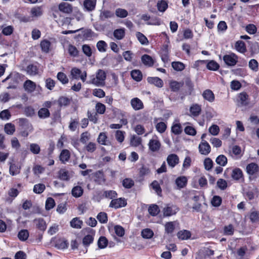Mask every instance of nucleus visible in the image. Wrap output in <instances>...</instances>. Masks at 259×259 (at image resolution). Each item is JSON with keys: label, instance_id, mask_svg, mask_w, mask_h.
Listing matches in <instances>:
<instances>
[{"label": "nucleus", "instance_id": "obj_52", "mask_svg": "<svg viewBox=\"0 0 259 259\" xmlns=\"http://www.w3.org/2000/svg\"><path fill=\"white\" fill-rule=\"evenodd\" d=\"M153 234V231L150 229H144L141 233L142 236L146 239L151 238Z\"/></svg>", "mask_w": 259, "mask_h": 259}, {"label": "nucleus", "instance_id": "obj_55", "mask_svg": "<svg viewBox=\"0 0 259 259\" xmlns=\"http://www.w3.org/2000/svg\"><path fill=\"white\" fill-rule=\"evenodd\" d=\"M151 186L158 195H159L161 193L162 190L159 183L157 181H154L151 183Z\"/></svg>", "mask_w": 259, "mask_h": 259}, {"label": "nucleus", "instance_id": "obj_6", "mask_svg": "<svg viewBox=\"0 0 259 259\" xmlns=\"http://www.w3.org/2000/svg\"><path fill=\"white\" fill-rule=\"evenodd\" d=\"M198 148L199 152L201 154L207 155L210 152V146L205 140H202V142L199 144Z\"/></svg>", "mask_w": 259, "mask_h": 259}, {"label": "nucleus", "instance_id": "obj_34", "mask_svg": "<svg viewBox=\"0 0 259 259\" xmlns=\"http://www.w3.org/2000/svg\"><path fill=\"white\" fill-rule=\"evenodd\" d=\"M216 163L221 166H225L227 163V158L224 155H220L215 159Z\"/></svg>", "mask_w": 259, "mask_h": 259}, {"label": "nucleus", "instance_id": "obj_46", "mask_svg": "<svg viewBox=\"0 0 259 259\" xmlns=\"http://www.w3.org/2000/svg\"><path fill=\"white\" fill-rule=\"evenodd\" d=\"M171 66L174 70L178 71H182L185 68L184 64L180 62H173Z\"/></svg>", "mask_w": 259, "mask_h": 259}, {"label": "nucleus", "instance_id": "obj_54", "mask_svg": "<svg viewBox=\"0 0 259 259\" xmlns=\"http://www.w3.org/2000/svg\"><path fill=\"white\" fill-rule=\"evenodd\" d=\"M247 98L248 95L245 93H241L239 94L238 98L242 105H246L247 104Z\"/></svg>", "mask_w": 259, "mask_h": 259}, {"label": "nucleus", "instance_id": "obj_43", "mask_svg": "<svg viewBox=\"0 0 259 259\" xmlns=\"http://www.w3.org/2000/svg\"><path fill=\"white\" fill-rule=\"evenodd\" d=\"M5 132L8 135H13L15 131V127L14 124L9 123H7L4 128Z\"/></svg>", "mask_w": 259, "mask_h": 259}, {"label": "nucleus", "instance_id": "obj_21", "mask_svg": "<svg viewBox=\"0 0 259 259\" xmlns=\"http://www.w3.org/2000/svg\"><path fill=\"white\" fill-rule=\"evenodd\" d=\"M183 85V82H178L177 81H171L169 84L170 88L173 92H178Z\"/></svg>", "mask_w": 259, "mask_h": 259}, {"label": "nucleus", "instance_id": "obj_50", "mask_svg": "<svg viewBox=\"0 0 259 259\" xmlns=\"http://www.w3.org/2000/svg\"><path fill=\"white\" fill-rule=\"evenodd\" d=\"M142 139L136 136H133L131 139V145L134 147H137L141 144Z\"/></svg>", "mask_w": 259, "mask_h": 259}, {"label": "nucleus", "instance_id": "obj_20", "mask_svg": "<svg viewBox=\"0 0 259 259\" xmlns=\"http://www.w3.org/2000/svg\"><path fill=\"white\" fill-rule=\"evenodd\" d=\"M258 166L255 163H251L248 164L246 166V171L247 173L250 175H254L258 170Z\"/></svg>", "mask_w": 259, "mask_h": 259}, {"label": "nucleus", "instance_id": "obj_2", "mask_svg": "<svg viewBox=\"0 0 259 259\" xmlns=\"http://www.w3.org/2000/svg\"><path fill=\"white\" fill-rule=\"evenodd\" d=\"M179 208L175 204L168 203L165 204L162 209V213L164 217H169L174 215L179 211Z\"/></svg>", "mask_w": 259, "mask_h": 259}, {"label": "nucleus", "instance_id": "obj_30", "mask_svg": "<svg viewBox=\"0 0 259 259\" xmlns=\"http://www.w3.org/2000/svg\"><path fill=\"white\" fill-rule=\"evenodd\" d=\"M235 47L237 51L241 53H243L246 51L245 43L241 40L237 41L235 44Z\"/></svg>", "mask_w": 259, "mask_h": 259}, {"label": "nucleus", "instance_id": "obj_26", "mask_svg": "<svg viewBox=\"0 0 259 259\" xmlns=\"http://www.w3.org/2000/svg\"><path fill=\"white\" fill-rule=\"evenodd\" d=\"M38 116L40 118L45 119L50 116L49 110L46 108H41L38 111Z\"/></svg>", "mask_w": 259, "mask_h": 259}, {"label": "nucleus", "instance_id": "obj_27", "mask_svg": "<svg viewBox=\"0 0 259 259\" xmlns=\"http://www.w3.org/2000/svg\"><path fill=\"white\" fill-rule=\"evenodd\" d=\"M201 110V107L198 104H194L191 106L190 112L194 116H197L199 115Z\"/></svg>", "mask_w": 259, "mask_h": 259}, {"label": "nucleus", "instance_id": "obj_13", "mask_svg": "<svg viewBox=\"0 0 259 259\" xmlns=\"http://www.w3.org/2000/svg\"><path fill=\"white\" fill-rule=\"evenodd\" d=\"M177 222H167L164 225L165 233L167 234H171L175 229V226Z\"/></svg>", "mask_w": 259, "mask_h": 259}, {"label": "nucleus", "instance_id": "obj_18", "mask_svg": "<svg viewBox=\"0 0 259 259\" xmlns=\"http://www.w3.org/2000/svg\"><path fill=\"white\" fill-rule=\"evenodd\" d=\"M191 234L189 231L183 230L180 231L177 233V236L179 239L187 240L191 237Z\"/></svg>", "mask_w": 259, "mask_h": 259}, {"label": "nucleus", "instance_id": "obj_11", "mask_svg": "<svg viewBox=\"0 0 259 259\" xmlns=\"http://www.w3.org/2000/svg\"><path fill=\"white\" fill-rule=\"evenodd\" d=\"M23 87L26 92L31 93L35 91L36 85L33 81L30 80H27L24 82Z\"/></svg>", "mask_w": 259, "mask_h": 259}, {"label": "nucleus", "instance_id": "obj_9", "mask_svg": "<svg viewBox=\"0 0 259 259\" xmlns=\"http://www.w3.org/2000/svg\"><path fill=\"white\" fill-rule=\"evenodd\" d=\"M97 0H84L83 4V9L88 12L95 10Z\"/></svg>", "mask_w": 259, "mask_h": 259}, {"label": "nucleus", "instance_id": "obj_14", "mask_svg": "<svg viewBox=\"0 0 259 259\" xmlns=\"http://www.w3.org/2000/svg\"><path fill=\"white\" fill-rule=\"evenodd\" d=\"M148 82L150 84H154L158 88H161L163 86V81L157 77H149L147 78Z\"/></svg>", "mask_w": 259, "mask_h": 259}, {"label": "nucleus", "instance_id": "obj_62", "mask_svg": "<svg viewBox=\"0 0 259 259\" xmlns=\"http://www.w3.org/2000/svg\"><path fill=\"white\" fill-rule=\"evenodd\" d=\"M55 205V202L53 198H48L46 202V208L47 210H50L53 208Z\"/></svg>", "mask_w": 259, "mask_h": 259}, {"label": "nucleus", "instance_id": "obj_47", "mask_svg": "<svg viewBox=\"0 0 259 259\" xmlns=\"http://www.w3.org/2000/svg\"><path fill=\"white\" fill-rule=\"evenodd\" d=\"M171 132L175 135H180L182 132V126L180 123L174 124L171 128Z\"/></svg>", "mask_w": 259, "mask_h": 259}, {"label": "nucleus", "instance_id": "obj_35", "mask_svg": "<svg viewBox=\"0 0 259 259\" xmlns=\"http://www.w3.org/2000/svg\"><path fill=\"white\" fill-rule=\"evenodd\" d=\"M243 176L242 170L239 168H235L232 173V177L233 179L238 180Z\"/></svg>", "mask_w": 259, "mask_h": 259}, {"label": "nucleus", "instance_id": "obj_49", "mask_svg": "<svg viewBox=\"0 0 259 259\" xmlns=\"http://www.w3.org/2000/svg\"><path fill=\"white\" fill-rule=\"evenodd\" d=\"M107 47V44L103 40H100L97 44V48L100 52H105Z\"/></svg>", "mask_w": 259, "mask_h": 259}, {"label": "nucleus", "instance_id": "obj_8", "mask_svg": "<svg viewBox=\"0 0 259 259\" xmlns=\"http://www.w3.org/2000/svg\"><path fill=\"white\" fill-rule=\"evenodd\" d=\"M168 165L171 168H174L179 162V158L177 155L171 154L168 155L166 159Z\"/></svg>", "mask_w": 259, "mask_h": 259}, {"label": "nucleus", "instance_id": "obj_25", "mask_svg": "<svg viewBox=\"0 0 259 259\" xmlns=\"http://www.w3.org/2000/svg\"><path fill=\"white\" fill-rule=\"evenodd\" d=\"M206 63L207 68L210 70L216 71L220 67L219 64L213 60L207 61Z\"/></svg>", "mask_w": 259, "mask_h": 259}, {"label": "nucleus", "instance_id": "obj_33", "mask_svg": "<svg viewBox=\"0 0 259 259\" xmlns=\"http://www.w3.org/2000/svg\"><path fill=\"white\" fill-rule=\"evenodd\" d=\"M136 37L140 42L143 45H147L148 44L147 38L141 32H137L136 34Z\"/></svg>", "mask_w": 259, "mask_h": 259}, {"label": "nucleus", "instance_id": "obj_37", "mask_svg": "<svg viewBox=\"0 0 259 259\" xmlns=\"http://www.w3.org/2000/svg\"><path fill=\"white\" fill-rule=\"evenodd\" d=\"M26 71L30 75H35L38 73V69L35 65H29L26 68Z\"/></svg>", "mask_w": 259, "mask_h": 259}, {"label": "nucleus", "instance_id": "obj_15", "mask_svg": "<svg viewBox=\"0 0 259 259\" xmlns=\"http://www.w3.org/2000/svg\"><path fill=\"white\" fill-rule=\"evenodd\" d=\"M98 142L101 145H110L111 143L107 140V136L105 133H100L98 139Z\"/></svg>", "mask_w": 259, "mask_h": 259}, {"label": "nucleus", "instance_id": "obj_63", "mask_svg": "<svg viewBox=\"0 0 259 259\" xmlns=\"http://www.w3.org/2000/svg\"><path fill=\"white\" fill-rule=\"evenodd\" d=\"M94 35V32L91 29H86L82 32L83 37L85 39H90Z\"/></svg>", "mask_w": 259, "mask_h": 259}, {"label": "nucleus", "instance_id": "obj_64", "mask_svg": "<svg viewBox=\"0 0 259 259\" xmlns=\"http://www.w3.org/2000/svg\"><path fill=\"white\" fill-rule=\"evenodd\" d=\"M134 185V181L128 178L125 179L122 181V185L123 186L127 189H129L132 187Z\"/></svg>", "mask_w": 259, "mask_h": 259}, {"label": "nucleus", "instance_id": "obj_16", "mask_svg": "<svg viewBox=\"0 0 259 259\" xmlns=\"http://www.w3.org/2000/svg\"><path fill=\"white\" fill-rule=\"evenodd\" d=\"M202 96L205 100L209 102H212L214 101V95L210 90H205L202 94Z\"/></svg>", "mask_w": 259, "mask_h": 259}, {"label": "nucleus", "instance_id": "obj_29", "mask_svg": "<svg viewBox=\"0 0 259 259\" xmlns=\"http://www.w3.org/2000/svg\"><path fill=\"white\" fill-rule=\"evenodd\" d=\"M187 183V179L186 177H180L176 180V183L179 188L184 187Z\"/></svg>", "mask_w": 259, "mask_h": 259}, {"label": "nucleus", "instance_id": "obj_53", "mask_svg": "<svg viewBox=\"0 0 259 259\" xmlns=\"http://www.w3.org/2000/svg\"><path fill=\"white\" fill-rule=\"evenodd\" d=\"M93 95L99 98H102L105 96V93L102 89H95L93 90Z\"/></svg>", "mask_w": 259, "mask_h": 259}, {"label": "nucleus", "instance_id": "obj_40", "mask_svg": "<svg viewBox=\"0 0 259 259\" xmlns=\"http://www.w3.org/2000/svg\"><path fill=\"white\" fill-rule=\"evenodd\" d=\"M115 13L117 17L121 18H125L128 15L127 11L121 8L116 9Z\"/></svg>", "mask_w": 259, "mask_h": 259}, {"label": "nucleus", "instance_id": "obj_58", "mask_svg": "<svg viewBox=\"0 0 259 259\" xmlns=\"http://www.w3.org/2000/svg\"><path fill=\"white\" fill-rule=\"evenodd\" d=\"M40 47L42 51L47 53L49 52L50 47V42L47 40H44L40 42Z\"/></svg>", "mask_w": 259, "mask_h": 259}, {"label": "nucleus", "instance_id": "obj_42", "mask_svg": "<svg viewBox=\"0 0 259 259\" xmlns=\"http://www.w3.org/2000/svg\"><path fill=\"white\" fill-rule=\"evenodd\" d=\"M46 186L43 184H37L33 187V192L36 194H41L45 190Z\"/></svg>", "mask_w": 259, "mask_h": 259}, {"label": "nucleus", "instance_id": "obj_36", "mask_svg": "<svg viewBox=\"0 0 259 259\" xmlns=\"http://www.w3.org/2000/svg\"><path fill=\"white\" fill-rule=\"evenodd\" d=\"M131 76L132 78L137 81H140L142 79V74L141 72L139 70H134L131 71Z\"/></svg>", "mask_w": 259, "mask_h": 259}, {"label": "nucleus", "instance_id": "obj_17", "mask_svg": "<svg viewBox=\"0 0 259 259\" xmlns=\"http://www.w3.org/2000/svg\"><path fill=\"white\" fill-rule=\"evenodd\" d=\"M95 181L99 184H102L105 182V178L103 172L102 171L99 170L96 172L94 174Z\"/></svg>", "mask_w": 259, "mask_h": 259}, {"label": "nucleus", "instance_id": "obj_22", "mask_svg": "<svg viewBox=\"0 0 259 259\" xmlns=\"http://www.w3.org/2000/svg\"><path fill=\"white\" fill-rule=\"evenodd\" d=\"M83 190L81 187L76 186L74 187L71 191L72 195L76 198L79 197L82 195Z\"/></svg>", "mask_w": 259, "mask_h": 259}, {"label": "nucleus", "instance_id": "obj_39", "mask_svg": "<svg viewBox=\"0 0 259 259\" xmlns=\"http://www.w3.org/2000/svg\"><path fill=\"white\" fill-rule=\"evenodd\" d=\"M82 222L79 220L78 218H75L73 219L70 222V225L72 228L76 229H80L81 228Z\"/></svg>", "mask_w": 259, "mask_h": 259}, {"label": "nucleus", "instance_id": "obj_1", "mask_svg": "<svg viewBox=\"0 0 259 259\" xmlns=\"http://www.w3.org/2000/svg\"><path fill=\"white\" fill-rule=\"evenodd\" d=\"M90 78L88 83L93 84L97 87H104L105 84L106 73L102 69H99L96 73V76L92 75L90 76Z\"/></svg>", "mask_w": 259, "mask_h": 259}, {"label": "nucleus", "instance_id": "obj_56", "mask_svg": "<svg viewBox=\"0 0 259 259\" xmlns=\"http://www.w3.org/2000/svg\"><path fill=\"white\" fill-rule=\"evenodd\" d=\"M57 78L63 84H66L68 82V79L65 73L61 72H60L58 73Z\"/></svg>", "mask_w": 259, "mask_h": 259}, {"label": "nucleus", "instance_id": "obj_32", "mask_svg": "<svg viewBox=\"0 0 259 259\" xmlns=\"http://www.w3.org/2000/svg\"><path fill=\"white\" fill-rule=\"evenodd\" d=\"M114 16V14L108 10H104L102 11L100 15V19L104 21L105 19L113 17Z\"/></svg>", "mask_w": 259, "mask_h": 259}, {"label": "nucleus", "instance_id": "obj_48", "mask_svg": "<svg viewBox=\"0 0 259 259\" xmlns=\"http://www.w3.org/2000/svg\"><path fill=\"white\" fill-rule=\"evenodd\" d=\"M108 244V240L105 237H100L98 241V247L100 248H105Z\"/></svg>", "mask_w": 259, "mask_h": 259}, {"label": "nucleus", "instance_id": "obj_23", "mask_svg": "<svg viewBox=\"0 0 259 259\" xmlns=\"http://www.w3.org/2000/svg\"><path fill=\"white\" fill-rule=\"evenodd\" d=\"M70 154L68 150L65 149L62 150L60 155V160L62 162L65 163L68 161L70 158Z\"/></svg>", "mask_w": 259, "mask_h": 259}, {"label": "nucleus", "instance_id": "obj_61", "mask_svg": "<svg viewBox=\"0 0 259 259\" xmlns=\"http://www.w3.org/2000/svg\"><path fill=\"white\" fill-rule=\"evenodd\" d=\"M30 151L34 154H38L40 151L39 146L35 143H32L30 145Z\"/></svg>", "mask_w": 259, "mask_h": 259}, {"label": "nucleus", "instance_id": "obj_38", "mask_svg": "<svg viewBox=\"0 0 259 259\" xmlns=\"http://www.w3.org/2000/svg\"><path fill=\"white\" fill-rule=\"evenodd\" d=\"M59 178L62 181H68L69 176L68 171L64 169H61L59 171Z\"/></svg>", "mask_w": 259, "mask_h": 259}, {"label": "nucleus", "instance_id": "obj_7", "mask_svg": "<svg viewBox=\"0 0 259 259\" xmlns=\"http://www.w3.org/2000/svg\"><path fill=\"white\" fill-rule=\"evenodd\" d=\"M130 103L133 109L136 111L140 110L144 108L143 102L137 97L133 98L131 100Z\"/></svg>", "mask_w": 259, "mask_h": 259}, {"label": "nucleus", "instance_id": "obj_10", "mask_svg": "<svg viewBox=\"0 0 259 259\" xmlns=\"http://www.w3.org/2000/svg\"><path fill=\"white\" fill-rule=\"evenodd\" d=\"M58 8L60 12L65 14H70L72 11L71 5L66 2L61 3L58 6Z\"/></svg>", "mask_w": 259, "mask_h": 259}, {"label": "nucleus", "instance_id": "obj_57", "mask_svg": "<svg viewBox=\"0 0 259 259\" xmlns=\"http://www.w3.org/2000/svg\"><path fill=\"white\" fill-rule=\"evenodd\" d=\"M81 73V70L77 68H73L71 70V75L72 78L75 79L79 78Z\"/></svg>", "mask_w": 259, "mask_h": 259}, {"label": "nucleus", "instance_id": "obj_44", "mask_svg": "<svg viewBox=\"0 0 259 259\" xmlns=\"http://www.w3.org/2000/svg\"><path fill=\"white\" fill-rule=\"evenodd\" d=\"M98 221L102 224H105L107 222V214L104 212H100L97 216Z\"/></svg>", "mask_w": 259, "mask_h": 259}, {"label": "nucleus", "instance_id": "obj_5", "mask_svg": "<svg viewBox=\"0 0 259 259\" xmlns=\"http://www.w3.org/2000/svg\"><path fill=\"white\" fill-rule=\"evenodd\" d=\"M148 146L149 150L152 152L159 151L161 147V143L157 137H155L150 140Z\"/></svg>", "mask_w": 259, "mask_h": 259}, {"label": "nucleus", "instance_id": "obj_3", "mask_svg": "<svg viewBox=\"0 0 259 259\" xmlns=\"http://www.w3.org/2000/svg\"><path fill=\"white\" fill-rule=\"evenodd\" d=\"M238 59L237 56L233 53L225 55L223 58L225 64L229 66H235L238 62Z\"/></svg>", "mask_w": 259, "mask_h": 259}, {"label": "nucleus", "instance_id": "obj_4", "mask_svg": "<svg viewBox=\"0 0 259 259\" xmlns=\"http://www.w3.org/2000/svg\"><path fill=\"white\" fill-rule=\"evenodd\" d=\"M127 203L124 198H119L117 199H113L111 200L109 204V207L117 209L126 206Z\"/></svg>", "mask_w": 259, "mask_h": 259}, {"label": "nucleus", "instance_id": "obj_51", "mask_svg": "<svg viewBox=\"0 0 259 259\" xmlns=\"http://www.w3.org/2000/svg\"><path fill=\"white\" fill-rule=\"evenodd\" d=\"M117 193L114 190H107L103 193V196L107 198L113 199L117 197Z\"/></svg>", "mask_w": 259, "mask_h": 259}, {"label": "nucleus", "instance_id": "obj_60", "mask_svg": "<svg viewBox=\"0 0 259 259\" xmlns=\"http://www.w3.org/2000/svg\"><path fill=\"white\" fill-rule=\"evenodd\" d=\"M125 132L121 131H116L115 133V138L117 141L119 143H122L124 140Z\"/></svg>", "mask_w": 259, "mask_h": 259}, {"label": "nucleus", "instance_id": "obj_24", "mask_svg": "<svg viewBox=\"0 0 259 259\" xmlns=\"http://www.w3.org/2000/svg\"><path fill=\"white\" fill-rule=\"evenodd\" d=\"M113 36L118 40L122 39L125 36V29L123 28L115 29L113 32Z\"/></svg>", "mask_w": 259, "mask_h": 259}, {"label": "nucleus", "instance_id": "obj_12", "mask_svg": "<svg viewBox=\"0 0 259 259\" xmlns=\"http://www.w3.org/2000/svg\"><path fill=\"white\" fill-rule=\"evenodd\" d=\"M33 222L38 229L42 231L46 230L47 224L42 218L35 219L34 220Z\"/></svg>", "mask_w": 259, "mask_h": 259}, {"label": "nucleus", "instance_id": "obj_45", "mask_svg": "<svg viewBox=\"0 0 259 259\" xmlns=\"http://www.w3.org/2000/svg\"><path fill=\"white\" fill-rule=\"evenodd\" d=\"M248 66L250 69L253 71L256 72L258 71V63L256 60L254 59H251L249 62Z\"/></svg>", "mask_w": 259, "mask_h": 259}, {"label": "nucleus", "instance_id": "obj_31", "mask_svg": "<svg viewBox=\"0 0 259 259\" xmlns=\"http://www.w3.org/2000/svg\"><path fill=\"white\" fill-rule=\"evenodd\" d=\"M29 237V232L27 230L23 229L20 231L18 234V238L22 241H26Z\"/></svg>", "mask_w": 259, "mask_h": 259}, {"label": "nucleus", "instance_id": "obj_59", "mask_svg": "<svg viewBox=\"0 0 259 259\" xmlns=\"http://www.w3.org/2000/svg\"><path fill=\"white\" fill-rule=\"evenodd\" d=\"M68 51L69 55L73 57H76L78 55V51L76 48L72 45H69L68 48Z\"/></svg>", "mask_w": 259, "mask_h": 259}, {"label": "nucleus", "instance_id": "obj_19", "mask_svg": "<svg viewBox=\"0 0 259 259\" xmlns=\"http://www.w3.org/2000/svg\"><path fill=\"white\" fill-rule=\"evenodd\" d=\"M141 60L142 63L146 66L151 67L154 64V60L151 56L145 54L142 56Z\"/></svg>", "mask_w": 259, "mask_h": 259}, {"label": "nucleus", "instance_id": "obj_41", "mask_svg": "<svg viewBox=\"0 0 259 259\" xmlns=\"http://www.w3.org/2000/svg\"><path fill=\"white\" fill-rule=\"evenodd\" d=\"M31 15L32 17H40L42 14V11L40 7H34L31 10Z\"/></svg>", "mask_w": 259, "mask_h": 259}, {"label": "nucleus", "instance_id": "obj_28", "mask_svg": "<svg viewBox=\"0 0 259 259\" xmlns=\"http://www.w3.org/2000/svg\"><path fill=\"white\" fill-rule=\"evenodd\" d=\"M149 213L152 216L157 215L160 212V209L156 204H151L148 208Z\"/></svg>", "mask_w": 259, "mask_h": 259}]
</instances>
